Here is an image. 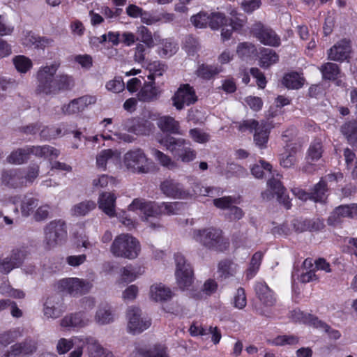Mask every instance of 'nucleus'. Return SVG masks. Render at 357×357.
<instances>
[{"mask_svg": "<svg viewBox=\"0 0 357 357\" xmlns=\"http://www.w3.org/2000/svg\"><path fill=\"white\" fill-rule=\"evenodd\" d=\"M110 252L116 257L127 259H136L141 252L139 241L129 234H121L115 237Z\"/></svg>", "mask_w": 357, "mask_h": 357, "instance_id": "3", "label": "nucleus"}, {"mask_svg": "<svg viewBox=\"0 0 357 357\" xmlns=\"http://www.w3.org/2000/svg\"><path fill=\"white\" fill-rule=\"evenodd\" d=\"M120 158L121 155L117 150L104 149L96 155V166L98 169L105 171L107 168L117 165Z\"/></svg>", "mask_w": 357, "mask_h": 357, "instance_id": "19", "label": "nucleus"}, {"mask_svg": "<svg viewBox=\"0 0 357 357\" xmlns=\"http://www.w3.org/2000/svg\"><path fill=\"white\" fill-rule=\"evenodd\" d=\"M268 343L275 346H284L286 344H296L298 342V337L294 335H279Z\"/></svg>", "mask_w": 357, "mask_h": 357, "instance_id": "58", "label": "nucleus"}, {"mask_svg": "<svg viewBox=\"0 0 357 357\" xmlns=\"http://www.w3.org/2000/svg\"><path fill=\"white\" fill-rule=\"evenodd\" d=\"M73 86L74 80L71 76L66 74H59L56 76L52 95L57 94L61 91L70 90Z\"/></svg>", "mask_w": 357, "mask_h": 357, "instance_id": "34", "label": "nucleus"}, {"mask_svg": "<svg viewBox=\"0 0 357 357\" xmlns=\"http://www.w3.org/2000/svg\"><path fill=\"white\" fill-rule=\"evenodd\" d=\"M197 100L195 90L188 84L181 85L172 97L173 105L178 110L195 103Z\"/></svg>", "mask_w": 357, "mask_h": 357, "instance_id": "13", "label": "nucleus"}, {"mask_svg": "<svg viewBox=\"0 0 357 357\" xmlns=\"http://www.w3.org/2000/svg\"><path fill=\"white\" fill-rule=\"evenodd\" d=\"M128 209L132 211L139 210L142 213V219L144 221L149 222L150 227L151 228L155 229L159 226L156 223L149 222V220L151 218H156L157 216L161 215L159 204L153 202L145 201L142 199H135L129 205Z\"/></svg>", "mask_w": 357, "mask_h": 357, "instance_id": "10", "label": "nucleus"}, {"mask_svg": "<svg viewBox=\"0 0 357 357\" xmlns=\"http://www.w3.org/2000/svg\"><path fill=\"white\" fill-rule=\"evenodd\" d=\"M29 149V154L33 155L38 158H49L52 160L57 158L60 151L50 146H27Z\"/></svg>", "mask_w": 357, "mask_h": 357, "instance_id": "26", "label": "nucleus"}, {"mask_svg": "<svg viewBox=\"0 0 357 357\" xmlns=\"http://www.w3.org/2000/svg\"><path fill=\"white\" fill-rule=\"evenodd\" d=\"M96 206V204L91 200H85L75 204L71 210V214L74 216H84Z\"/></svg>", "mask_w": 357, "mask_h": 357, "instance_id": "40", "label": "nucleus"}, {"mask_svg": "<svg viewBox=\"0 0 357 357\" xmlns=\"http://www.w3.org/2000/svg\"><path fill=\"white\" fill-rule=\"evenodd\" d=\"M328 191L327 184L325 181L321 179L317 183L310 192L311 200L315 202H322L326 199V192Z\"/></svg>", "mask_w": 357, "mask_h": 357, "instance_id": "43", "label": "nucleus"}, {"mask_svg": "<svg viewBox=\"0 0 357 357\" xmlns=\"http://www.w3.org/2000/svg\"><path fill=\"white\" fill-rule=\"evenodd\" d=\"M160 188L165 195L173 199H186L192 195L190 191L184 189L181 183L170 178L162 182Z\"/></svg>", "mask_w": 357, "mask_h": 357, "instance_id": "15", "label": "nucleus"}, {"mask_svg": "<svg viewBox=\"0 0 357 357\" xmlns=\"http://www.w3.org/2000/svg\"><path fill=\"white\" fill-rule=\"evenodd\" d=\"M282 176L277 174L275 177L270 178L267 181V190L261 193L264 199L269 200L273 197L274 195L277 196L278 200L284 204L287 208H290L291 203L288 195L286 193V188L280 181Z\"/></svg>", "mask_w": 357, "mask_h": 357, "instance_id": "9", "label": "nucleus"}, {"mask_svg": "<svg viewBox=\"0 0 357 357\" xmlns=\"http://www.w3.org/2000/svg\"><path fill=\"white\" fill-rule=\"evenodd\" d=\"M39 165L33 164L27 167L26 172H22V178L25 186L33 183L39 175Z\"/></svg>", "mask_w": 357, "mask_h": 357, "instance_id": "56", "label": "nucleus"}, {"mask_svg": "<svg viewBox=\"0 0 357 357\" xmlns=\"http://www.w3.org/2000/svg\"><path fill=\"white\" fill-rule=\"evenodd\" d=\"M2 182L12 188H21L24 185L22 171L20 169L6 170L2 174Z\"/></svg>", "mask_w": 357, "mask_h": 357, "instance_id": "23", "label": "nucleus"}, {"mask_svg": "<svg viewBox=\"0 0 357 357\" xmlns=\"http://www.w3.org/2000/svg\"><path fill=\"white\" fill-rule=\"evenodd\" d=\"M319 70L324 79L334 80L340 74L339 66L333 63H326L319 67Z\"/></svg>", "mask_w": 357, "mask_h": 357, "instance_id": "47", "label": "nucleus"}, {"mask_svg": "<svg viewBox=\"0 0 357 357\" xmlns=\"http://www.w3.org/2000/svg\"><path fill=\"white\" fill-rule=\"evenodd\" d=\"M263 258V253L261 252H255L250 261V266L247 270V278L250 279L253 278L257 273L261 262Z\"/></svg>", "mask_w": 357, "mask_h": 357, "instance_id": "54", "label": "nucleus"}, {"mask_svg": "<svg viewBox=\"0 0 357 357\" xmlns=\"http://www.w3.org/2000/svg\"><path fill=\"white\" fill-rule=\"evenodd\" d=\"M136 353L139 357H169L167 347L162 344H157L149 349L137 347Z\"/></svg>", "mask_w": 357, "mask_h": 357, "instance_id": "35", "label": "nucleus"}, {"mask_svg": "<svg viewBox=\"0 0 357 357\" xmlns=\"http://www.w3.org/2000/svg\"><path fill=\"white\" fill-rule=\"evenodd\" d=\"M148 68L150 74L148 75V79L153 80L155 77H160L167 70V66L159 61H153L149 63Z\"/></svg>", "mask_w": 357, "mask_h": 357, "instance_id": "55", "label": "nucleus"}, {"mask_svg": "<svg viewBox=\"0 0 357 357\" xmlns=\"http://www.w3.org/2000/svg\"><path fill=\"white\" fill-rule=\"evenodd\" d=\"M273 126L271 122L267 121H261L260 122L250 119L244 121L239 125L238 130L240 131H245L249 130L254 133V142L255 144L260 149H264L266 146L268 140L269 133Z\"/></svg>", "mask_w": 357, "mask_h": 357, "instance_id": "6", "label": "nucleus"}, {"mask_svg": "<svg viewBox=\"0 0 357 357\" xmlns=\"http://www.w3.org/2000/svg\"><path fill=\"white\" fill-rule=\"evenodd\" d=\"M95 321L100 325L109 324L114 321V314L108 305H101L97 310L95 317Z\"/></svg>", "mask_w": 357, "mask_h": 357, "instance_id": "37", "label": "nucleus"}, {"mask_svg": "<svg viewBox=\"0 0 357 357\" xmlns=\"http://www.w3.org/2000/svg\"><path fill=\"white\" fill-rule=\"evenodd\" d=\"M340 132L347 143L357 149V121H351L344 123L340 128Z\"/></svg>", "mask_w": 357, "mask_h": 357, "instance_id": "27", "label": "nucleus"}, {"mask_svg": "<svg viewBox=\"0 0 357 357\" xmlns=\"http://www.w3.org/2000/svg\"><path fill=\"white\" fill-rule=\"evenodd\" d=\"M36 349V344L33 341L29 340L21 343H17L11 346L8 351L12 357L18 356H25L32 354Z\"/></svg>", "mask_w": 357, "mask_h": 357, "instance_id": "32", "label": "nucleus"}, {"mask_svg": "<svg viewBox=\"0 0 357 357\" xmlns=\"http://www.w3.org/2000/svg\"><path fill=\"white\" fill-rule=\"evenodd\" d=\"M218 73V70L216 67L204 64L199 66L196 71L197 76L206 79L211 78Z\"/></svg>", "mask_w": 357, "mask_h": 357, "instance_id": "61", "label": "nucleus"}, {"mask_svg": "<svg viewBox=\"0 0 357 357\" xmlns=\"http://www.w3.org/2000/svg\"><path fill=\"white\" fill-rule=\"evenodd\" d=\"M272 166L265 161H260L251 168V172L257 178H262L266 173H271Z\"/></svg>", "mask_w": 357, "mask_h": 357, "instance_id": "57", "label": "nucleus"}, {"mask_svg": "<svg viewBox=\"0 0 357 357\" xmlns=\"http://www.w3.org/2000/svg\"><path fill=\"white\" fill-rule=\"evenodd\" d=\"M116 197L111 192H102L98 198V206L106 215L114 217L115 213Z\"/></svg>", "mask_w": 357, "mask_h": 357, "instance_id": "25", "label": "nucleus"}, {"mask_svg": "<svg viewBox=\"0 0 357 357\" xmlns=\"http://www.w3.org/2000/svg\"><path fill=\"white\" fill-rule=\"evenodd\" d=\"M137 32L141 38L142 44H145L149 49L155 46L154 38H157L156 33L153 36L150 30L144 26L137 27Z\"/></svg>", "mask_w": 357, "mask_h": 357, "instance_id": "52", "label": "nucleus"}, {"mask_svg": "<svg viewBox=\"0 0 357 357\" xmlns=\"http://www.w3.org/2000/svg\"><path fill=\"white\" fill-rule=\"evenodd\" d=\"M158 142L169 151L177 160L183 162L193 161L197 156L196 151L192 148L191 143L181 137L166 135Z\"/></svg>", "mask_w": 357, "mask_h": 357, "instance_id": "1", "label": "nucleus"}, {"mask_svg": "<svg viewBox=\"0 0 357 357\" xmlns=\"http://www.w3.org/2000/svg\"><path fill=\"white\" fill-rule=\"evenodd\" d=\"M91 321V316L84 311L66 315L60 321V326L68 329L81 328L86 326Z\"/></svg>", "mask_w": 357, "mask_h": 357, "instance_id": "17", "label": "nucleus"}, {"mask_svg": "<svg viewBox=\"0 0 357 357\" xmlns=\"http://www.w3.org/2000/svg\"><path fill=\"white\" fill-rule=\"evenodd\" d=\"M22 44L26 47L44 49L52 45L53 40L46 37H41L31 31H24L22 38Z\"/></svg>", "mask_w": 357, "mask_h": 357, "instance_id": "21", "label": "nucleus"}, {"mask_svg": "<svg viewBox=\"0 0 357 357\" xmlns=\"http://www.w3.org/2000/svg\"><path fill=\"white\" fill-rule=\"evenodd\" d=\"M307 224L309 225L307 220H294L290 225L283 224L281 225L280 229L285 235L289 234L292 230L298 232H303L307 231Z\"/></svg>", "mask_w": 357, "mask_h": 357, "instance_id": "46", "label": "nucleus"}, {"mask_svg": "<svg viewBox=\"0 0 357 357\" xmlns=\"http://www.w3.org/2000/svg\"><path fill=\"white\" fill-rule=\"evenodd\" d=\"M58 289L73 296L86 294L90 291L93 284L89 280L78 278H64L58 282Z\"/></svg>", "mask_w": 357, "mask_h": 357, "instance_id": "8", "label": "nucleus"}, {"mask_svg": "<svg viewBox=\"0 0 357 357\" xmlns=\"http://www.w3.org/2000/svg\"><path fill=\"white\" fill-rule=\"evenodd\" d=\"M122 279L126 282H132L144 273V269L140 266L131 264L123 267L121 269Z\"/></svg>", "mask_w": 357, "mask_h": 357, "instance_id": "41", "label": "nucleus"}, {"mask_svg": "<svg viewBox=\"0 0 357 357\" xmlns=\"http://www.w3.org/2000/svg\"><path fill=\"white\" fill-rule=\"evenodd\" d=\"M161 215H173L178 214L183 208L184 204L178 202H162L159 204Z\"/></svg>", "mask_w": 357, "mask_h": 357, "instance_id": "45", "label": "nucleus"}, {"mask_svg": "<svg viewBox=\"0 0 357 357\" xmlns=\"http://www.w3.org/2000/svg\"><path fill=\"white\" fill-rule=\"evenodd\" d=\"M128 329L131 333H139L151 326L150 320L142 317V311L137 307H130L127 312Z\"/></svg>", "mask_w": 357, "mask_h": 357, "instance_id": "12", "label": "nucleus"}, {"mask_svg": "<svg viewBox=\"0 0 357 357\" xmlns=\"http://www.w3.org/2000/svg\"><path fill=\"white\" fill-rule=\"evenodd\" d=\"M125 168L134 174H147L151 167V161L140 148L128 150L123 158Z\"/></svg>", "mask_w": 357, "mask_h": 357, "instance_id": "4", "label": "nucleus"}, {"mask_svg": "<svg viewBox=\"0 0 357 357\" xmlns=\"http://www.w3.org/2000/svg\"><path fill=\"white\" fill-rule=\"evenodd\" d=\"M252 31L256 38L265 45L278 47L280 45V38L276 33L260 22L253 25Z\"/></svg>", "mask_w": 357, "mask_h": 357, "instance_id": "14", "label": "nucleus"}, {"mask_svg": "<svg viewBox=\"0 0 357 357\" xmlns=\"http://www.w3.org/2000/svg\"><path fill=\"white\" fill-rule=\"evenodd\" d=\"M282 82L288 89H298L303 85L304 78L298 73L294 72L285 75Z\"/></svg>", "mask_w": 357, "mask_h": 357, "instance_id": "44", "label": "nucleus"}, {"mask_svg": "<svg viewBox=\"0 0 357 357\" xmlns=\"http://www.w3.org/2000/svg\"><path fill=\"white\" fill-rule=\"evenodd\" d=\"M20 200V208L21 214L23 217H29L33 214L34 209L38 206L39 200L29 195H24L22 197H17V202Z\"/></svg>", "mask_w": 357, "mask_h": 357, "instance_id": "31", "label": "nucleus"}, {"mask_svg": "<svg viewBox=\"0 0 357 357\" xmlns=\"http://www.w3.org/2000/svg\"><path fill=\"white\" fill-rule=\"evenodd\" d=\"M299 148L297 146H287V149L280 155V162L284 168H291L298 162L297 153Z\"/></svg>", "mask_w": 357, "mask_h": 357, "instance_id": "30", "label": "nucleus"}, {"mask_svg": "<svg viewBox=\"0 0 357 357\" xmlns=\"http://www.w3.org/2000/svg\"><path fill=\"white\" fill-rule=\"evenodd\" d=\"M175 275L178 285L181 289L189 287L193 281V272L191 266L185 261L181 254L175 255Z\"/></svg>", "mask_w": 357, "mask_h": 357, "instance_id": "11", "label": "nucleus"}, {"mask_svg": "<svg viewBox=\"0 0 357 357\" xmlns=\"http://www.w3.org/2000/svg\"><path fill=\"white\" fill-rule=\"evenodd\" d=\"M122 129L137 135H146L151 132L153 124L145 119L131 118L121 123Z\"/></svg>", "mask_w": 357, "mask_h": 357, "instance_id": "16", "label": "nucleus"}, {"mask_svg": "<svg viewBox=\"0 0 357 357\" xmlns=\"http://www.w3.org/2000/svg\"><path fill=\"white\" fill-rule=\"evenodd\" d=\"M45 242L49 248L61 245L67 237L66 222L61 220L49 222L44 229Z\"/></svg>", "mask_w": 357, "mask_h": 357, "instance_id": "7", "label": "nucleus"}, {"mask_svg": "<svg viewBox=\"0 0 357 357\" xmlns=\"http://www.w3.org/2000/svg\"><path fill=\"white\" fill-rule=\"evenodd\" d=\"M238 270V265L229 259H223L218 263V273L221 279L234 277Z\"/></svg>", "mask_w": 357, "mask_h": 357, "instance_id": "33", "label": "nucleus"}, {"mask_svg": "<svg viewBox=\"0 0 357 357\" xmlns=\"http://www.w3.org/2000/svg\"><path fill=\"white\" fill-rule=\"evenodd\" d=\"M82 344L86 345L89 357H114L112 351L104 348L93 337L83 336Z\"/></svg>", "mask_w": 357, "mask_h": 357, "instance_id": "20", "label": "nucleus"}, {"mask_svg": "<svg viewBox=\"0 0 357 357\" xmlns=\"http://www.w3.org/2000/svg\"><path fill=\"white\" fill-rule=\"evenodd\" d=\"M209 16V26L212 29H218L227 24V20L222 13H213Z\"/></svg>", "mask_w": 357, "mask_h": 357, "instance_id": "60", "label": "nucleus"}, {"mask_svg": "<svg viewBox=\"0 0 357 357\" xmlns=\"http://www.w3.org/2000/svg\"><path fill=\"white\" fill-rule=\"evenodd\" d=\"M13 62L16 70L20 73H26L33 66L31 60L24 55L15 56L13 59Z\"/></svg>", "mask_w": 357, "mask_h": 357, "instance_id": "51", "label": "nucleus"}, {"mask_svg": "<svg viewBox=\"0 0 357 357\" xmlns=\"http://www.w3.org/2000/svg\"><path fill=\"white\" fill-rule=\"evenodd\" d=\"M173 291L163 284H154L150 287V297L155 301H167L174 296Z\"/></svg>", "mask_w": 357, "mask_h": 357, "instance_id": "24", "label": "nucleus"}, {"mask_svg": "<svg viewBox=\"0 0 357 357\" xmlns=\"http://www.w3.org/2000/svg\"><path fill=\"white\" fill-rule=\"evenodd\" d=\"M83 336H73L70 339L61 338L56 344V351L59 354H65L73 347L82 343Z\"/></svg>", "mask_w": 357, "mask_h": 357, "instance_id": "38", "label": "nucleus"}, {"mask_svg": "<svg viewBox=\"0 0 357 357\" xmlns=\"http://www.w3.org/2000/svg\"><path fill=\"white\" fill-rule=\"evenodd\" d=\"M29 158L27 146L14 150L7 157L8 162L13 165H21L26 162Z\"/></svg>", "mask_w": 357, "mask_h": 357, "instance_id": "39", "label": "nucleus"}, {"mask_svg": "<svg viewBox=\"0 0 357 357\" xmlns=\"http://www.w3.org/2000/svg\"><path fill=\"white\" fill-rule=\"evenodd\" d=\"M62 311L56 306L54 300L52 298H47L44 303L43 314L47 319H55L61 316Z\"/></svg>", "mask_w": 357, "mask_h": 357, "instance_id": "49", "label": "nucleus"}, {"mask_svg": "<svg viewBox=\"0 0 357 357\" xmlns=\"http://www.w3.org/2000/svg\"><path fill=\"white\" fill-rule=\"evenodd\" d=\"M260 54V66L264 68L276 63L279 60V56L271 49L263 48Z\"/></svg>", "mask_w": 357, "mask_h": 357, "instance_id": "42", "label": "nucleus"}, {"mask_svg": "<svg viewBox=\"0 0 357 357\" xmlns=\"http://www.w3.org/2000/svg\"><path fill=\"white\" fill-rule=\"evenodd\" d=\"M154 82L145 83L137 94L139 100L151 102L155 100L158 96L157 89L153 86Z\"/></svg>", "mask_w": 357, "mask_h": 357, "instance_id": "36", "label": "nucleus"}, {"mask_svg": "<svg viewBox=\"0 0 357 357\" xmlns=\"http://www.w3.org/2000/svg\"><path fill=\"white\" fill-rule=\"evenodd\" d=\"M96 102V98L95 96H84L73 99L68 104L63 105L61 109L64 114H76L82 112L89 105H93Z\"/></svg>", "mask_w": 357, "mask_h": 357, "instance_id": "18", "label": "nucleus"}, {"mask_svg": "<svg viewBox=\"0 0 357 357\" xmlns=\"http://www.w3.org/2000/svg\"><path fill=\"white\" fill-rule=\"evenodd\" d=\"M193 240L208 249L223 251L229 245V241L222 236V230L208 227L194 229L191 231Z\"/></svg>", "mask_w": 357, "mask_h": 357, "instance_id": "2", "label": "nucleus"}, {"mask_svg": "<svg viewBox=\"0 0 357 357\" xmlns=\"http://www.w3.org/2000/svg\"><path fill=\"white\" fill-rule=\"evenodd\" d=\"M239 204L238 198L231 196H225L213 199V204L217 208L229 211L234 204Z\"/></svg>", "mask_w": 357, "mask_h": 357, "instance_id": "53", "label": "nucleus"}, {"mask_svg": "<svg viewBox=\"0 0 357 357\" xmlns=\"http://www.w3.org/2000/svg\"><path fill=\"white\" fill-rule=\"evenodd\" d=\"M255 291L260 301L266 306H271L275 299L273 291L265 282H259L255 286Z\"/></svg>", "mask_w": 357, "mask_h": 357, "instance_id": "28", "label": "nucleus"}, {"mask_svg": "<svg viewBox=\"0 0 357 357\" xmlns=\"http://www.w3.org/2000/svg\"><path fill=\"white\" fill-rule=\"evenodd\" d=\"M209 15L204 12H200L191 17L192 24L197 28H205L209 24Z\"/></svg>", "mask_w": 357, "mask_h": 357, "instance_id": "62", "label": "nucleus"}, {"mask_svg": "<svg viewBox=\"0 0 357 357\" xmlns=\"http://www.w3.org/2000/svg\"><path fill=\"white\" fill-rule=\"evenodd\" d=\"M247 304L246 296L244 289L240 287L237 289L234 297V305L238 309H243Z\"/></svg>", "mask_w": 357, "mask_h": 357, "instance_id": "64", "label": "nucleus"}, {"mask_svg": "<svg viewBox=\"0 0 357 357\" xmlns=\"http://www.w3.org/2000/svg\"><path fill=\"white\" fill-rule=\"evenodd\" d=\"M59 67L60 63L54 61L41 66L38 69L36 73L37 86L36 88V92L38 94L52 95L56 74Z\"/></svg>", "mask_w": 357, "mask_h": 357, "instance_id": "5", "label": "nucleus"}, {"mask_svg": "<svg viewBox=\"0 0 357 357\" xmlns=\"http://www.w3.org/2000/svg\"><path fill=\"white\" fill-rule=\"evenodd\" d=\"M351 52V46L349 41L340 40L334 45L328 52V58L330 60L342 61L347 59Z\"/></svg>", "mask_w": 357, "mask_h": 357, "instance_id": "22", "label": "nucleus"}, {"mask_svg": "<svg viewBox=\"0 0 357 357\" xmlns=\"http://www.w3.org/2000/svg\"><path fill=\"white\" fill-rule=\"evenodd\" d=\"M322 153V141L320 139H315L309 146L307 158L311 161H317L321 157Z\"/></svg>", "mask_w": 357, "mask_h": 357, "instance_id": "48", "label": "nucleus"}, {"mask_svg": "<svg viewBox=\"0 0 357 357\" xmlns=\"http://www.w3.org/2000/svg\"><path fill=\"white\" fill-rule=\"evenodd\" d=\"M151 154L162 166L169 169H174L177 166L176 163L168 155L156 149H151Z\"/></svg>", "mask_w": 357, "mask_h": 357, "instance_id": "50", "label": "nucleus"}, {"mask_svg": "<svg viewBox=\"0 0 357 357\" xmlns=\"http://www.w3.org/2000/svg\"><path fill=\"white\" fill-rule=\"evenodd\" d=\"M158 128L164 132L172 134L182 135L180 131L178 121H176L173 117L169 116H161L158 120Z\"/></svg>", "mask_w": 357, "mask_h": 357, "instance_id": "29", "label": "nucleus"}, {"mask_svg": "<svg viewBox=\"0 0 357 357\" xmlns=\"http://www.w3.org/2000/svg\"><path fill=\"white\" fill-rule=\"evenodd\" d=\"M354 217L351 206H340L337 207L329 220L334 218L335 221H339L341 218Z\"/></svg>", "mask_w": 357, "mask_h": 357, "instance_id": "59", "label": "nucleus"}, {"mask_svg": "<svg viewBox=\"0 0 357 357\" xmlns=\"http://www.w3.org/2000/svg\"><path fill=\"white\" fill-rule=\"evenodd\" d=\"M189 135L194 142L200 144L206 143L210 139V135L199 128L190 129Z\"/></svg>", "mask_w": 357, "mask_h": 357, "instance_id": "63", "label": "nucleus"}]
</instances>
